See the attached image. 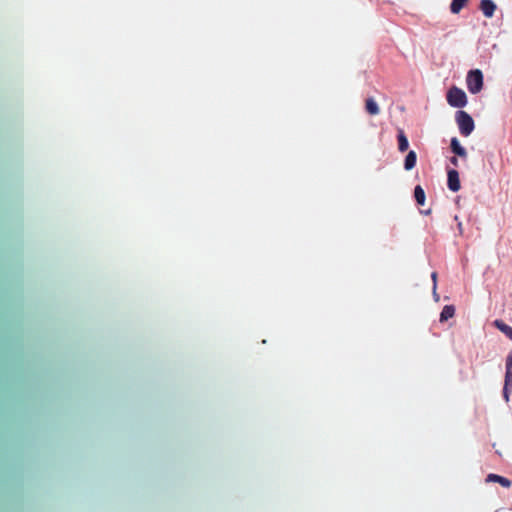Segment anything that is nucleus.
<instances>
[{
	"instance_id": "nucleus-1",
	"label": "nucleus",
	"mask_w": 512,
	"mask_h": 512,
	"mask_svg": "<svg viewBox=\"0 0 512 512\" xmlns=\"http://www.w3.org/2000/svg\"><path fill=\"white\" fill-rule=\"evenodd\" d=\"M455 119L461 135L467 137L473 132L475 128L474 120L467 112L458 110Z\"/></svg>"
},
{
	"instance_id": "nucleus-2",
	"label": "nucleus",
	"mask_w": 512,
	"mask_h": 512,
	"mask_svg": "<svg viewBox=\"0 0 512 512\" xmlns=\"http://www.w3.org/2000/svg\"><path fill=\"white\" fill-rule=\"evenodd\" d=\"M446 99L448 104L454 108H463L467 104V96L465 92L456 86H453L448 90Z\"/></svg>"
},
{
	"instance_id": "nucleus-3",
	"label": "nucleus",
	"mask_w": 512,
	"mask_h": 512,
	"mask_svg": "<svg viewBox=\"0 0 512 512\" xmlns=\"http://www.w3.org/2000/svg\"><path fill=\"white\" fill-rule=\"evenodd\" d=\"M468 91L472 94L479 93L483 88V74L479 69L470 70L466 77Z\"/></svg>"
},
{
	"instance_id": "nucleus-4",
	"label": "nucleus",
	"mask_w": 512,
	"mask_h": 512,
	"mask_svg": "<svg viewBox=\"0 0 512 512\" xmlns=\"http://www.w3.org/2000/svg\"><path fill=\"white\" fill-rule=\"evenodd\" d=\"M447 186L453 192L460 190L461 185L459 180V173L456 169L447 170Z\"/></svg>"
},
{
	"instance_id": "nucleus-5",
	"label": "nucleus",
	"mask_w": 512,
	"mask_h": 512,
	"mask_svg": "<svg viewBox=\"0 0 512 512\" xmlns=\"http://www.w3.org/2000/svg\"><path fill=\"white\" fill-rule=\"evenodd\" d=\"M450 149L454 155L460 157L461 159L467 158L466 149L460 144L459 140L456 137H453L450 141Z\"/></svg>"
},
{
	"instance_id": "nucleus-6",
	"label": "nucleus",
	"mask_w": 512,
	"mask_h": 512,
	"mask_svg": "<svg viewBox=\"0 0 512 512\" xmlns=\"http://www.w3.org/2000/svg\"><path fill=\"white\" fill-rule=\"evenodd\" d=\"M480 9L486 17L491 18L496 10V4L492 0H481Z\"/></svg>"
},
{
	"instance_id": "nucleus-7",
	"label": "nucleus",
	"mask_w": 512,
	"mask_h": 512,
	"mask_svg": "<svg viewBox=\"0 0 512 512\" xmlns=\"http://www.w3.org/2000/svg\"><path fill=\"white\" fill-rule=\"evenodd\" d=\"M486 482H497L506 488H509L512 484L508 478L493 473L487 475Z\"/></svg>"
},
{
	"instance_id": "nucleus-8",
	"label": "nucleus",
	"mask_w": 512,
	"mask_h": 512,
	"mask_svg": "<svg viewBox=\"0 0 512 512\" xmlns=\"http://www.w3.org/2000/svg\"><path fill=\"white\" fill-rule=\"evenodd\" d=\"M417 162V155L415 151L410 150L404 159V169L409 171L413 169Z\"/></svg>"
},
{
	"instance_id": "nucleus-9",
	"label": "nucleus",
	"mask_w": 512,
	"mask_h": 512,
	"mask_svg": "<svg viewBox=\"0 0 512 512\" xmlns=\"http://www.w3.org/2000/svg\"><path fill=\"white\" fill-rule=\"evenodd\" d=\"M494 326L500 330L506 337L512 340V327L504 323L502 320H495Z\"/></svg>"
},
{
	"instance_id": "nucleus-10",
	"label": "nucleus",
	"mask_w": 512,
	"mask_h": 512,
	"mask_svg": "<svg viewBox=\"0 0 512 512\" xmlns=\"http://www.w3.org/2000/svg\"><path fill=\"white\" fill-rule=\"evenodd\" d=\"M397 141L399 151L405 152L409 147V142L403 130L398 131Z\"/></svg>"
},
{
	"instance_id": "nucleus-11",
	"label": "nucleus",
	"mask_w": 512,
	"mask_h": 512,
	"mask_svg": "<svg viewBox=\"0 0 512 512\" xmlns=\"http://www.w3.org/2000/svg\"><path fill=\"white\" fill-rule=\"evenodd\" d=\"M455 313V307L453 305H445L440 313V322H445L452 318Z\"/></svg>"
},
{
	"instance_id": "nucleus-12",
	"label": "nucleus",
	"mask_w": 512,
	"mask_h": 512,
	"mask_svg": "<svg viewBox=\"0 0 512 512\" xmlns=\"http://www.w3.org/2000/svg\"><path fill=\"white\" fill-rule=\"evenodd\" d=\"M366 111L371 115H377L379 113V107L373 98L366 99L365 105Z\"/></svg>"
},
{
	"instance_id": "nucleus-13",
	"label": "nucleus",
	"mask_w": 512,
	"mask_h": 512,
	"mask_svg": "<svg viewBox=\"0 0 512 512\" xmlns=\"http://www.w3.org/2000/svg\"><path fill=\"white\" fill-rule=\"evenodd\" d=\"M414 198L418 205H424L425 203V192L420 185L414 188Z\"/></svg>"
},
{
	"instance_id": "nucleus-14",
	"label": "nucleus",
	"mask_w": 512,
	"mask_h": 512,
	"mask_svg": "<svg viewBox=\"0 0 512 512\" xmlns=\"http://www.w3.org/2000/svg\"><path fill=\"white\" fill-rule=\"evenodd\" d=\"M468 0H452L450 10L453 14H457L465 6Z\"/></svg>"
},
{
	"instance_id": "nucleus-15",
	"label": "nucleus",
	"mask_w": 512,
	"mask_h": 512,
	"mask_svg": "<svg viewBox=\"0 0 512 512\" xmlns=\"http://www.w3.org/2000/svg\"><path fill=\"white\" fill-rule=\"evenodd\" d=\"M505 378H508V382H512V350L506 357V372Z\"/></svg>"
},
{
	"instance_id": "nucleus-16",
	"label": "nucleus",
	"mask_w": 512,
	"mask_h": 512,
	"mask_svg": "<svg viewBox=\"0 0 512 512\" xmlns=\"http://www.w3.org/2000/svg\"><path fill=\"white\" fill-rule=\"evenodd\" d=\"M511 388H512V382H508V378H505L502 393H503V398L505 399L506 402L509 401V395H510Z\"/></svg>"
},
{
	"instance_id": "nucleus-17",
	"label": "nucleus",
	"mask_w": 512,
	"mask_h": 512,
	"mask_svg": "<svg viewBox=\"0 0 512 512\" xmlns=\"http://www.w3.org/2000/svg\"><path fill=\"white\" fill-rule=\"evenodd\" d=\"M431 278H432V281H433V287H434V290L437 288V273L436 272H433L431 274Z\"/></svg>"
},
{
	"instance_id": "nucleus-18",
	"label": "nucleus",
	"mask_w": 512,
	"mask_h": 512,
	"mask_svg": "<svg viewBox=\"0 0 512 512\" xmlns=\"http://www.w3.org/2000/svg\"><path fill=\"white\" fill-rule=\"evenodd\" d=\"M458 156H453L450 158V163L455 166V167H458V159H457Z\"/></svg>"
},
{
	"instance_id": "nucleus-19",
	"label": "nucleus",
	"mask_w": 512,
	"mask_h": 512,
	"mask_svg": "<svg viewBox=\"0 0 512 512\" xmlns=\"http://www.w3.org/2000/svg\"><path fill=\"white\" fill-rule=\"evenodd\" d=\"M457 227H458L459 233L462 234V232H463L462 223L458 222Z\"/></svg>"
},
{
	"instance_id": "nucleus-20",
	"label": "nucleus",
	"mask_w": 512,
	"mask_h": 512,
	"mask_svg": "<svg viewBox=\"0 0 512 512\" xmlns=\"http://www.w3.org/2000/svg\"><path fill=\"white\" fill-rule=\"evenodd\" d=\"M433 297L436 301H439V295L437 294L436 289H433Z\"/></svg>"
},
{
	"instance_id": "nucleus-21",
	"label": "nucleus",
	"mask_w": 512,
	"mask_h": 512,
	"mask_svg": "<svg viewBox=\"0 0 512 512\" xmlns=\"http://www.w3.org/2000/svg\"><path fill=\"white\" fill-rule=\"evenodd\" d=\"M454 220H455L457 223H458V222H460V221H459L458 216H455V217H454Z\"/></svg>"
}]
</instances>
